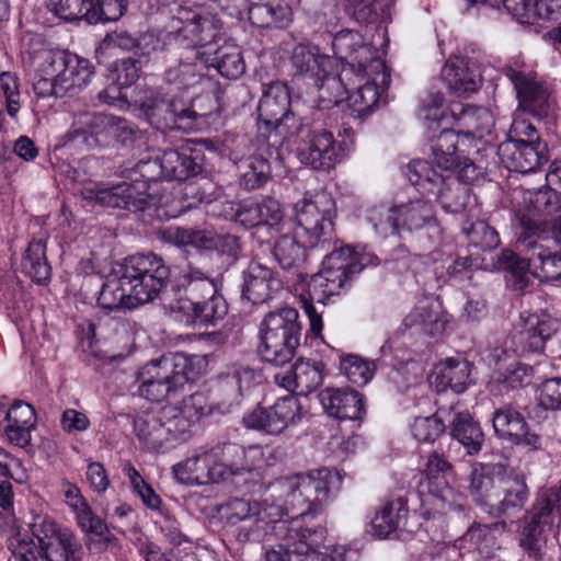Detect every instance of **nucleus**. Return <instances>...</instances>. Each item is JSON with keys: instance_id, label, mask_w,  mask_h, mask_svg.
Returning a JSON list of instances; mask_svg holds the SVG:
<instances>
[{"instance_id": "20", "label": "nucleus", "mask_w": 561, "mask_h": 561, "mask_svg": "<svg viewBox=\"0 0 561 561\" xmlns=\"http://www.w3.org/2000/svg\"><path fill=\"white\" fill-rule=\"evenodd\" d=\"M492 427L499 439L529 450L541 448L540 435L531 431L522 412L511 404H504L494 410Z\"/></svg>"}, {"instance_id": "9", "label": "nucleus", "mask_w": 561, "mask_h": 561, "mask_svg": "<svg viewBox=\"0 0 561 561\" xmlns=\"http://www.w3.org/2000/svg\"><path fill=\"white\" fill-rule=\"evenodd\" d=\"M518 244L530 262L533 275L541 282L561 284V255L550 251L541 241L549 239V231L537 220L523 216L519 220Z\"/></svg>"}, {"instance_id": "58", "label": "nucleus", "mask_w": 561, "mask_h": 561, "mask_svg": "<svg viewBox=\"0 0 561 561\" xmlns=\"http://www.w3.org/2000/svg\"><path fill=\"white\" fill-rule=\"evenodd\" d=\"M448 407L439 408L431 416L415 417L411 425L413 437L420 443H434L447 428Z\"/></svg>"}, {"instance_id": "29", "label": "nucleus", "mask_w": 561, "mask_h": 561, "mask_svg": "<svg viewBox=\"0 0 561 561\" xmlns=\"http://www.w3.org/2000/svg\"><path fill=\"white\" fill-rule=\"evenodd\" d=\"M446 416L451 438L465 448L467 455H478L485 439L480 423L469 411L461 410L457 405L448 407Z\"/></svg>"}, {"instance_id": "18", "label": "nucleus", "mask_w": 561, "mask_h": 561, "mask_svg": "<svg viewBox=\"0 0 561 561\" xmlns=\"http://www.w3.org/2000/svg\"><path fill=\"white\" fill-rule=\"evenodd\" d=\"M356 73L368 81L347 95V101L353 116L365 117L378 107L381 93L390 83V70L381 58H371L368 72Z\"/></svg>"}, {"instance_id": "32", "label": "nucleus", "mask_w": 561, "mask_h": 561, "mask_svg": "<svg viewBox=\"0 0 561 561\" xmlns=\"http://www.w3.org/2000/svg\"><path fill=\"white\" fill-rule=\"evenodd\" d=\"M160 163L164 180L185 181L202 172L204 154L201 149L193 147L167 149L160 152Z\"/></svg>"}, {"instance_id": "38", "label": "nucleus", "mask_w": 561, "mask_h": 561, "mask_svg": "<svg viewBox=\"0 0 561 561\" xmlns=\"http://www.w3.org/2000/svg\"><path fill=\"white\" fill-rule=\"evenodd\" d=\"M506 75L517 91L520 106L534 116L542 117L547 115L549 108L548 91L537 81L512 68L507 70Z\"/></svg>"}, {"instance_id": "24", "label": "nucleus", "mask_w": 561, "mask_h": 561, "mask_svg": "<svg viewBox=\"0 0 561 561\" xmlns=\"http://www.w3.org/2000/svg\"><path fill=\"white\" fill-rule=\"evenodd\" d=\"M502 163L510 170L520 173L537 171L548 162V146L545 141L507 138L499 146Z\"/></svg>"}, {"instance_id": "19", "label": "nucleus", "mask_w": 561, "mask_h": 561, "mask_svg": "<svg viewBox=\"0 0 561 561\" xmlns=\"http://www.w3.org/2000/svg\"><path fill=\"white\" fill-rule=\"evenodd\" d=\"M302 484V477L280 478L268 485L272 497L284 501L291 520L297 518L302 525H321L316 520V515L320 512L310 493H306Z\"/></svg>"}, {"instance_id": "40", "label": "nucleus", "mask_w": 561, "mask_h": 561, "mask_svg": "<svg viewBox=\"0 0 561 561\" xmlns=\"http://www.w3.org/2000/svg\"><path fill=\"white\" fill-rule=\"evenodd\" d=\"M408 514L409 508L405 499L398 496L389 500L376 512L370 523L369 533L378 539L388 538L404 525Z\"/></svg>"}, {"instance_id": "28", "label": "nucleus", "mask_w": 561, "mask_h": 561, "mask_svg": "<svg viewBox=\"0 0 561 561\" xmlns=\"http://www.w3.org/2000/svg\"><path fill=\"white\" fill-rule=\"evenodd\" d=\"M334 55L350 64L355 72H368L371 58H378L370 45H367L363 35L354 30H342L332 41Z\"/></svg>"}, {"instance_id": "16", "label": "nucleus", "mask_w": 561, "mask_h": 561, "mask_svg": "<svg viewBox=\"0 0 561 561\" xmlns=\"http://www.w3.org/2000/svg\"><path fill=\"white\" fill-rule=\"evenodd\" d=\"M560 330V319L547 312H524L520 314V322L511 337L514 352L518 355L541 354L547 341Z\"/></svg>"}, {"instance_id": "45", "label": "nucleus", "mask_w": 561, "mask_h": 561, "mask_svg": "<svg viewBox=\"0 0 561 561\" xmlns=\"http://www.w3.org/2000/svg\"><path fill=\"white\" fill-rule=\"evenodd\" d=\"M473 366L466 359L447 358L435 377L438 391L451 389L462 393L473 382Z\"/></svg>"}, {"instance_id": "56", "label": "nucleus", "mask_w": 561, "mask_h": 561, "mask_svg": "<svg viewBox=\"0 0 561 561\" xmlns=\"http://www.w3.org/2000/svg\"><path fill=\"white\" fill-rule=\"evenodd\" d=\"M404 174L422 194H434L436 187L444 183V175L439 174L428 161L422 159L412 160L407 165Z\"/></svg>"}, {"instance_id": "36", "label": "nucleus", "mask_w": 561, "mask_h": 561, "mask_svg": "<svg viewBox=\"0 0 561 561\" xmlns=\"http://www.w3.org/2000/svg\"><path fill=\"white\" fill-rule=\"evenodd\" d=\"M505 471L504 466L500 463L473 466L470 473L469 491L473 501L490 511L494 507V501L497 500V478Z\"/></svg>"}, {"instance_id": "2", "label": "nucleus", "mask_w": 561, "mask_h": 561, "mask_svg": "<svg viewBox=\"0 0 561 561\" xmlns=\"http://www.w3.org/2000/svg\"><path fill=\"white\" fill-rule=\"evenodd\" d=\"M560 525L561 489H545L520 519L518 546L529 559L542 561L548 536Z\"/></svg>"}, {"instance_id": "7", "label": "nucleus", "mask_w": 561, "mask_h": 561, "mask_svg": "<svg viewBox=\"0 0 561 561\" xmlns=\"http://www.w3.org/2000/svg\"><path fill=\"white\" fill-rule=\"evenodd\" d=\"M118 264L134 307L154 300L170 276L169 267L153 253L129 255Z\"/></svg>"}, {"instance_id": "50", "label": "nucleus", "mask_w": 561, "mask_h": 561, "mask_svg": "<svg viewBox=\"0 0 561 561\" xmlns=\"http://www.w3.org/2000/svg\"><path fill=\"white\" fill-rule=\"evenodd\" d=\"M203 79L202 68L196 62L180 61L165 71L164 87L161 88L172 94L185 95V92L196 88Z\"/></svg>"}, {"instance_id": "22", "label": "nucleus", "mask_w": 561, "mask_h": 561, "mask_svg": "<svg viewBox=\"0 0 561 561\" xmlns=\"http://www.w3.org/2000/svg\"><path fill=\"white\" fill-rule=\"evenodd\" d=\"M119 264L112 266L111 272L102 282L100 276H92L88 279V289L82 290L84 301L91 304L96 299L98 305L106 310L135 308L123 276H121Z\"/></svg>"}, {"instance_id": "4", "label": "nucleus", "mask_w": 561, "mask_h": 561, "mask_svg": "<svg viewBox=\"0 0 561 561\" xmlns=\"http://www.w3.org/2000/svg\"><path fill=\"white\" fill-rule=\"evenodd\" d=\"M301 323L293 307L268 312L260 323L259 353L262 359L274 366L289 363L300 344Z\"/></svg>"}, {"instance_id": "3", "label": "nucleus", "mask_w": 561, "mask_h": 561, "mask_svg": "<svg viewBox=\"0 0 561 561\" xmlns=\"http://www.w3.org/2000/svg\"><path fill=\"white\" fill-rule=\"evenodd\" d=\"M195 360L199 358L184 353L168 354L151 360L140 373V396L152 402L176 397L195 378Z\"/></svg>"}, {"instance_id": "39", "label": "nucleus", "mask_w": 561, "mask_h": 561, "mask_svg": "<svg viewBox=\"0 0 561 561\" xmlns=\"http://www.w3.org/2000/svg\"><path fill=\"white\" fill-rule=\"evenodd\" d=\"M194 56L201 64L215 67L222 77L228 79H237L245 71L241 50L234 45H224L214 51L198 50Z\"/></svg>"}, {"instance_id": "48", "label": "nucleus", "mask_w": 561, "mask_h": 561, "mask_svg": "<svg viewBox=\"0 0 561 561\" xmlns=\"http://www.w3.org/2000/svg\"><path fill=\"white\" fill-rule=\"evenodd\" d=\"M140 64L133 58L116 60L110 68L108 79L114 88H108L99 94V99L105 103L113 104L119 96V91L133 85L140 76Z\"/></svg>"}, {"instance_id": "57", "label": "nucleus", "mask_w": 561, "mask_h": 561, "mask_svg": "<svg viewBox=\"0 0 561 561\" xmlns=\"http://www.w3.org/2000/svg\"><path fill=\"white\" fill-rule=\"evenodd\" d=\"M178 287L184 289L194 300L206 298V296L218 291L214 279L202 268L192 265L183 270Z\"/></svg>"}, {"instance_id": "5", "label": "nucleus", "mask_w": 561, "mask_h": 561, "mask_svg": "<svg viewBox=\"0 0 561 561\" xmlns=\"http://www.w3.org/2000/svg\"><path fill=\"white\" fill-rule=\"evenodd\" d=\"M294 209L297 236L306 239L310 249L329 250L335 238L332 197L325 192L306 194L295 204Z\"/></svg>"}, {"instance_id": "53", "label": "nucleus", "mask_w": 561, "mask_h": 561, "mask_svg": "<svg viewBox=\"0 0 561 561\" xmlns=\"http://www.w3.org/2000/svg\"><path fill=\"white\" fill-rule=\"evenodd\" d=\"M72 511L76 514L78 526L84 534L91 538L107 540L110 531L106 524L92 512L87 500L75 485H72Z\"/></svg>"}, {"instance_id": "30", "label": "nucleus", "mask_w": 561, "mask_h": 561, "mask_svg": "<svg viewBox=\"0 0 561 561\" xmlns=\"http://www.w3.org/2000/svg\"><path fill=\"white\" fill-rule=\"evenodd\" d=\"M289 61L295 78L309 79L314 85H319L332 67L331 58L310 44L296 45Z\"/></svg>"}, {"instance_id": "12", "label": "nucleus", "mask_w": 561, "mask_h": 561, "mask_svg": "<svg viewBox=\"0 0 561 561\" xmlns=\"http://www.w3.org/2000/svg\"><path fill=\"white\" fill-rule=\"evenodd\" d=\"M453 472V465L444 455L433 451L428 455L424 474L428 480L430 496L426 503L433 506L434 512H424L428 517L436 514H447L463 508L465 497L448 485L446 477Z\"/></svg>"}, {"instance_id": "10", "label": "nucleus", "mask_w": 561, "mask_h": 561, "mask_svg": "<svg viewBox=\"0 0 561 561\" xmlns=\"http://www.w3.org/2000/svg\"><path fill=\"white\" fill-rule=\"evenodd\" d=\"M327 530L322 525L304 526L295 518L290 523H279L274 527L277 545L267 549L265 561H296L298 556L318 548L325 539Z\"/></svg>"}, {"instance_id": "17", "label": "nucleus", "mask_w": 561, "mask_h": 561, "mask_svg": "<svg viewBox=\"0 0 561 561\" xmlns=\"http://www.w3.org/2000/svg\"><path fill=\"white\" fill-rule=\"evenodd\" d=\"M307 139L298 148V158L301 163L310 165L314 170L328 171L341 162L344 157L342 144L334 139L331 131L323 128L310 129L305 124Z\"/></svg>"}, {"instance_id": "42", "label": "nucleus", "mask_w": 561, "mask_h": 561, "mask_svg": "<svg viewBox=\"0 0 561 561\" xmlns=\"http://www.w3.org/2000/svg\"><path fill=\"white\" fill-rule=\"evenodd\" d=\"M134 431L140 444L150 451L168 449L167 433L161 410L144 412L134 421Z\"/></svg>"}, {"instance_id": "59", "label": "nucleus", "mask_w": 561, "mask_h": 561, "mask_svg": "<svg viewBox=\"0 0 561 561\" xmlns=\"http://www.w3.org/2000/svg\"><path fill=\"white\" fill-rule=\"evenodd\" d=\"M391 0H353L352 15L360 24H373L390 19Z\"/></svg>"}, {"instance_id": "8", "label": "nucleus", "mask_w": 561, "mask_h": 561, "mask_svg": "<svg viewBox=\"0 0 561 561\" xmlns=\"http://www.w3.org/2000/svg\"><path fill=\"white\" fill-rule=\"evenodd\" d=\"M257 111L260 128L270 134L275 131L283 138H290L305 130V123L290 110V93L284 82H272L264 88Z\"/></svg>"}, {"instance_id": "13", "label": "nucleus", "mask_w": 561, "mask_h": 561, "mask_svg": "<svg viewBox=\"0 0 561 561\" xmlns=\"http://www.w3.org/2000/svg\"><path fill=\"white\" fill-rule=\"evenodd\" d=\"M354 275L322 266L321 271L312 276L308 287V297L301 295L300 302L309 319L310 330L313 334H320L323 328L322 314L313 306V301L325 305L331 296L340 295L350 286Z\"/></svg>"}, {"instance_id": "41", "label": "nucleus", "mask_w": 561, "mask_h": 561, "mask_svg": "<svg viewBox=\"0 0 561 561\" xmlns=\"http://www.w3.org/2000/svg\"><path fill=\"white\" fill-rule=\"evenodd\" d=\"M301 477L305 492L311 494L319 511L322 504L333 499L342 486V477L335 469L311 470Z\"/></svg>"}, {"instance_id": "25", "label": "nucleus", "mask_w": 561, "mask_h": 561, "mask_svg": "<svg viewBox=\"0 0 561 561\" xmlns=\"http://www.w3.org/2000/svg\"><path fill=\"white\" fill-rule=\"evenodd\" d=\"M179 20L182 26L175 31V42L195 53L211 44L219 34V21L210 14L181 10Z\"/></svg>"}, {"instance_id": "14", "label": "nucleus", "mask_w": 561, "mask_h": 561, "mask_svg": "<svg viewBox=\"0 0 561 561\" xmlns=\"http://www.w3.org/2000/svg\"><path fill=\"white\" fill-rule=\"evenodd\" d=\"M209 453L218 482L230 481L238 488L257 482L260 473L243 446L228 442L209 448Z\"/></svg>"}, {"instance_id": "35", "label": "nucleus", "mask_w": 561, "mask_h": 561, "mask_svg": "<svg viewBox=\"0 0 561 561\" xmlns=\"http://www.w3.org/2000/svg\"><path fill=\"white\" fill-rule=\"evenodd\" d=\"M114 115L84 113L78 117L79 127L72 130V144L77 147L94 148L110 144V131Z\"/></svg>"}, {"instance_id": "51", "label": "nucleus", "mask_w": 561, "mask_h": 561, "mask_svg": "<svg viewBox=\"0 0 561 561\" xmlns=\"http://www.w3.org/2000/svg\"><path fill=\"white\" fill-rule=\"evenodd\" d=\"M306 239H300L296 231L294 234H282L273 247V256L279 266L286 271H296L306 260Z\"/></svg>"}, {"instance_id": "61", "label": "nucleus", "mask_w": 561, "mask_h": 561, "mask_svg": "<svg viewBox=\"0 0 561 561\" xmlns=\"http://www.w3.org/2000/svg\"><path fill=\"white\" fill-rule=\"evenodd\" d=\"M270 495L264 497L262 501H254V523L257 527L260 524L268 525L272 524V533L274 534V527L279 523H290L283 519L285 515H290L285 506L284 501H278Z\"/></svg>"}, {"instance_id": "23", "label": "nucleus", "mask_w": 561, "mask_h": 561, "mask_svg": "<svg viewBox=\"0 0 561 561\" xmlns=\"http://www.w3.org/2000/svg\"><path fill=\"white\" fill-rule=\"evenodd\" d=\"M262 380L261 370L251 364L237 360L227 365L226 371L218 376L220 404L230 411L240 405L243 392L250 390Z\"/></svg>"}, {"instance_id": "15", "label": "nucleus", "mask_w": 561, "mask_h": 561, "mask_svg": "<svg viewBox=\"0 0 561 561\" xmlns=\"http://www.w3.org/2000/svg\"><path fill=\"white\" fill-rule=\"evenodd\" d=\"M301 420V405L298 399L287 394L272 405H257L244 414L242 422L247 428L278 435Z\"/></svg>"}, {"instance_id": "26", "label": "nucleus", "mask_w": 561, "mask_h": 561, "mask_svg": "<svg viewBox=\"0 0 561 561\" xmlns=\"http://www.w3.org/2000/svg\"><path fill=\"white\" fill-rule=\"evenodd\" d=\"M324 364L316 359H297L289 370L277 373L275 382L288 391L308 396L323 382Z\"/></svg>"}, {"instance_id": "37", "label": "nucleus", "mask_w": 561, "mask_h": 561, "mask_svg": "<svg viewBox=\"0 0 561 561\" xmlns=\"http://www.w3.org/2000/svg\"><path fill=\"white\" fill-rule=\"evenodd\" d=\"M174 478L185 485L219 483L209 449L192 455L172 467Z\"/></svg>"}, {"instance_id": "46", "label": "nucleus", "mask_w": 561, "mask_h": 561, "mask_svg": "<svg viewBox=\"0 0 561 561\" xmlns=\"http://www.w3.org/2000/svg\"><path fill=\"white\" fill-rule=\"evenodd\" d=\"M161 414L167 433L168 448L176 443L186 442L192 435V427L197 421V413L191 408H161Z\"/></svg>"}, {"instance_id": "55", "label": "nucleus", "mask_w": 561, "mask_h": 561, "mask_svg": "<svg viewBox=\"0 0 561 561\" xmlns=\"http://www.w3.org/2000/svg\"><path fill=\"white\" fill-rule=\"evenodd\" d=\"M23 272L36 284H46L51 275V267L46 257V243L33 240L28 243L22 260Z\"/></svg>"}, {"instance_id": "21", "label": "nucleus", "mask_w": 561, "mask_h": 561, "mask_svg": "<svg viewBox=\"0 0 561 561\" xmlns=\"http://www.w3.org/2000/svg\"><path fill=\"white\" fill-rule=\"evenodd\" d=\"M88 198L104 207L123 208L133 213H144L156 206V198L147 192L146 182H123L90 192Z\"/></svg>"}, {"instance_id": "27", "label": "nucleus", "mask_w": 561, "mask_h": 561, "mask_svg": "<svg viewBox=\"0 0 561 561\" xmlns=\"http://www.w3.org/2000/svg\"><path fill=\"white\" fill-rule=\"evenodd\" d=\"M327 414L339 421H362L366 414L363 394L350 388H327L319 394Z\"/></svg>"}, {"instance_id": "43", "label": "nucleus", "mask_w": 561, "mask_h": 561, "mask_svg": "<svg viewBox=\"0 0 561 561\" xmlns=\"http://www.w3.org/2000/svg\"><path fill=\"white\" fill-rule=\"evenodd\" d=\"M78 8L72 21H85L89 24L117 21L126 10V0H72Z\"/></svg>"}, {"instance_id": "1", "label": "nucleus", "mask_w": 561, "mask_h": 561, "mask_svg": "<svg viewBox=\"0 0 561 561\" xmlns=\"http://www.w3.org/2000/svg\"><path fill=\"white\" fill-rule=\"evenodd\" d=\"M33 538L16 534L8 539L12 557L8 561H70V533L46 515H35L30 524Z\"/></svg>"}, {"instance_id": "34", "label": "nucleus", "mask_w": 561, "mask_h": 561, "mask_svg": "<svg viewBox=\"0 0 561 561\" xmlns=\"http://www.w3.org/2000/svg\"><path fill=\"white\" fill-rule=\"evenodd\" d=\"M448 90L457 96H468L479 90L481 73L469 58H450L442 69Z\"/></svg>"}, {"instance_id": "60", "label": "nucleus", "mask_w": 561, "mask_h": 561, "mask_svg": "<svg viewBox=\"0 0 561 561\" xmlns=\"http://www.w3.org/2000/svg\"><path fill=\"white\" fill-rule=\"evenodd\" d=\"M524 201L529 210L541 216H550L561 210V193L549 186L534 192L527 191Z\"/></svg>"}, {"instance_id": "33", "label": "nucleus", "mask_w": 561, "mask_h": 561, "mask_svg": "<svg viewBox=\"0 0 561 561\" xmlns=\"http://www.w3.org/2000/svg\"><path fill=\"white\" fill-rule=\"evenodd\" d=\"M242 298L253 305H259L272 298L273 293L282 288V282L276 273L261 264L252 261L242 273Z\"/></svg>"}, {"instance_id": "64", "label": "nucleus", "mask_w": 561, "mask_h": 561, "mask_svg": "<svg viewBox=\"0 0 561 561\" xmlns=\"http://www.w3.org/2000/svg\"><path fill=\"white\" fill-rule=\"evenodd\" d=\"M340 368L348 381L357 386H365L371 379L375 370L373 363L357 355L342 357Z\"/></svg>"}, {"instance_id": "52", "label": "nucleus", "mask_w": 561, "mask_h": 561, "mask_svg": "<svg viewBox=\"0 0 561 561\" xmlns=\"http://www.w3.org/2000/svg\"><path fill=\"white\" fill-rule=\"evenodd\" d=\"M499 268L505 272V280L508 288L516 291H523L530 283L529 268L533 262L518 256L511 250H504L497 257Z\"/></svg>"}, {"instance_id": "63", "label": "nucleus", "mask_w": 561, "mask_h": 561, "mask_svg": "<svg viewBox=\"0 0 561 561\" xmlns=\"http://www.w3.org/2000/svg\"><path fill=\"white\" fill-rule=\"evenodd\" d=\"M368 220L375 231L382 237L399 234L401 232L397 205L390 207L383 205L373 207L369 210Z\"/></svg>"}, {"instance_id": "47", "label": "nucleus", "mask_w": 561, "mask_h": 561, "mask_svg": "<svg viewBox=\"0 0 561 561\" xmlns=\"http://www.w3.org/2000/svg\"><path fill=\"white\" fill-rule=\"evenodd\" d=\"M248 14L250 22L257 27L284 28L291 22L293 11L287 3L280 1L253 2Z\"/></svg>"}, {"instance_id": "54", "label": "nucleus", "mask_w": 561, "mask_h": 561, "mask_svg": "<svg viewBox=\"0 0 561 561\" xmlns=\"http://www.w3.org/2000/svg\"><path fill=\"white\" fill-rule=\"evenodd\" d=\"M436 195L442 208L447 213L458 214L466 209L470 201V188L455 176H444V183L436 187Z\"/></svg>"}, {"instance_id": "49", "label": "nucleus", "mask_w": 561, "mask_h": 561, "mask_svg": "<svg viewBox=\"0 0 561 561\" xmlns=\"http://www.w3.org/2000/svg\"><path fill=\"white\" fill-rule=\"evenodd\" d=\"M446 322L439 304L430 300L420 301L404 318L407 327H419L431 336L443 333Z\"/></svg>"}, {"instance_id": "44", "label": "nucleus", "mask_w": 561, "mask_h": 561, "mask_svg": "<svg viewBox=\"0 0 561 561\" xmlns=\"http://www.w3.org/2000/svg\"><path fill=\"white\" fill-rule=\"evenodd\" d=\"M401 231H414L437 227L434 205L426 199L417 198L397 205Z\"/></svg>"}, {"instance_id": "11", "label": "nucleus", "mask_w": 561, "mask_h": 561, "mask_svg": "<svg viewBox=\"0 0 561 561\" xmlns=\"http://www.w3.org/2000/svg\"><path fill=\"white\" fill-rule=\"evenodd\" d=\"M460 136L453 129L445 128L432 140L433 162L444 171L457 173L462 184H472L485 174L486 167L462 156Z\"/></svg>"}, {"instance_id": "6", "label": "nucleus", "mask_w": 561, "mask_h": 561, "mask_svg": "<svg viewBox=\"0 0 561 561\" xmlns=\"http://www.w3.org/2000/svg\"><path fill=\"white\" fill-rule=\"evenodd\" d=\"M138 108L156 129H192L198 116H210L211 112H197L185 95L172 94L164 89L150 91L139 102Z\"/></svg>"}, {"instance_id": "31", "label": "nucleus", "mask_w": 561, "mask_h": 561, "mask_svg": "<svg viewBox=\"0 0 561 561\" xmlns=\"http://www.w3.org/2000/svg\"><path fill=\"white\" fill-rule=\"evenodd\" d=\"M529 499L525 477L513 469L497 478V500L493 510L500 515L512 516L520 512Z\"/></svg>"}, {"instance_id": "62", "label": "nucleus", "mask_w": 561, "mask_h": 561, "mask_svg": "<svg viewBox=\"0 0 561 561\" xmlns=\"http://www.w3.org/2000/svg\"><path fill=\"white\" fill-rule=\"evenodd\" d=\"M198 325H215L222 320L228 312V304L224 296L216 291L196 300Z\"/></svg>"}]
</instances>
